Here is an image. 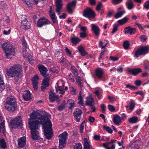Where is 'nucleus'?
Returning a JSON list of instances; mask_svg holds the SVG:
<instances>
[{
    "label": "nucleus",
    "mask_w": 149,
    "mask_h": 149,
    "mask_svg": "<svg viewBox=\"0 0 149 149\" xmlns=\"http://www.w3.org/2000/svg\"><path fill=\"white\" fill-rule=\"evenodd\" d=\"M40 120V123L42 125L44 130V135L46 138L49 139L52 134V124L48 117L46 116H42L38 118Z\"/></svg>",
    "instance_id": "obj_1"
},
{
    "label": "nucleus",
    "mask_w": 149,
    "mask_h": 149,
    "mask_svg": "<svg viewBox=\"0 0 149 149\" xmlns=\"http://www.w3.org/2000/svg\"><path fill=\"white\" fill-rule=\"evenodd\" d=\"M22 70L21 66L19 64H15L9 68L7 71V74L8 76L14 77L16 82H17L19 79L22 76Z\"/></svg>",
    "instance_id": "obj_2"
},
{
    "label": "nucleus",
    "mask_w": 149,
    "mask_h": 149,
    "mask_svg": "<svg viewBox=\"0 0 149 149\" xmlns=\"http://www.w3.org/2000/svg\"><path fill=\"white\" fill-rule=\"evenodd\" d=\"M1 46L7 58L10 59L11 56H14L15 53V47L10 43L5 42Z\"/></svg>",
    "instance_id": "obj_3"
},
{
    "label": "nucleus",
    "mask_w": 149,
    "mask_h": 149,
    "mask_svg": "<svg viewBox=\"0 0 149 149\" xmlns=\"http://www.w3.org/2000/svg\"><path fill=\"white\" fill-rule=\"evenodd\" d=\"M17 102L15 97L11 96L8 97L6 102L5 109L9 111L13 112L17 109Z\"/></svg>",
    "instance_id": "obj_4"
},
{
    "label": "nucleus",
    "mask_w": 149,
    "mask_h": 149,
    "mask_svg": "<svg viewBox=\"0 0 149 149\" xmlns=\"http://www.w3.org/2000/svg\"><path fill=\"white\" fill-rule=\"evenodd\" d=\"M19 19L21 21V26L24 30H27L31 28V22L28 20L26 15L21 16Z\"/></svg>",
    "instance_id": "obj_5"
},
{
    "label": "nucleus",
    "mask_w": 149,
    "mask_h": 149,
    "mask_svg": "<svg viewBox=\"0 0 149 149\" xmlns=\"http://www.w3.org/2000/svg\"><path fill=\"white\" fill-rule=\"evenodd\" d=\"M10 124L12 129L22 127V120L20 116L12 119L10 121Z\"/></svg>",
    "instance_id": "obj_6"
},
{
    "label": "nucleus",
    "mask_w": 149,
    "mask_h": 149,
    "mask_svg": "<svg viewBox=\"0 0 149 149\" xmlns=\"http://www.w3.org/2000/svg\"><path fill=\"white\" fill-rule=\"evenodd\" d=\"M68 135V133L66 132H63L59 135V147L60 149H63L66 144V141Z\"/></svg>",
    "instance_id": "obj_7"
},
{
    "label": "nucleus",
    "mask_w": 149,
    "mask_h": 149,
    "mask_svg": "<svg viewBox=\"0 0 149 149\" xmlns=\"http://www.w3.org/2000/svg\"><path fill=\"white\" fill-rule=\"evenodd\" d=\"M83 15L89 19H93L95 18V14L93 9L87 7L84 10Z\"/></svg>",
    "instance_id": "obj_8"
},
{
    "label": "nucleus",
    "mask_w": 149,
    "mask_h": 149,
    "mask_svg": "<svg viewBox=\"0 0 149 149\" xmlns=\"http://www.w3.org/2000/svg\"><path fill=\"white\" fill-rule=\"evenodd\" d=\"M148 50L147 46L141 47L135 52L134 56L137 58L141 55H144L148 52Z\"/></svg>",
    "instance_id": "obj_9"
},
{
    "label": "nucleus",
    "mask_w": 149,
    "mask_h": 149,
    "mask_svg": "<svg viewBox=\"0 0 149 149\" xmlns=\"http://www.w3.org/2000/svg\"><path fill=\"white\" fill-rule=\"evenodd\" d=\"M40 122L38 120L34 121L33 120H29V127L31 131L37 130L38 129V125Z\"/></svg>",
    "instance_id": "obj_10"
},
{
    "label": "nucleus",
    "mask_w": 149,
    "mask_h": 149,
    "mask_svg": "<svg viewBox=\"0 0 149 149\" xmlns=\"http://www.w3.org/2000/svg\"><path fill=\"white\" fill-rule=\"evenodd\" d=\"M77 3L76 0H74L71 2L68 3L67 5L66 8L67 12L70 14H72L73 12V9L76 6Z\"/></svg>",
    "instance_id": "obj_11"
},
{
    "label": "nucleus",
    "mask_w": 149,
    "mask_h": 149,
    "mask_svg": "<svg viewBox=\"0 0 149 149\" xmlns=\"http://www.w3.org/2000/svg\"><path fill=\"white\" fill-rule=\"evenodd\" d=\"M82 113L81 110L78 108H76L74 110L73 114L77 122H80L81 118Z\"/></svg>",
    "instance_id": "obj_12"
},
{
    "label": "nucleus",
    "mask_w": 149,
    "mask_h": 149,
    "mask_svg": "<svg viewBox=\"0 0 149 149\" xmlns=\"http://www.w3.org/2000/svg\"><path fill=\"white\" fill-rule=\"evenodd\" d=\"M49 13V16L53 23L55 24H57L58 23L57 17L54 10H52V6H50V7Z\"/></svg>",
    "instance_id": "obj_13"
},
{
    "label": "nucleus",
    "mask_w": 149,
    "mask_h": 149,
    "mask_svg": "<svg viewBox=\"0 0 149 149\" xmlns=\"http://www.w3.org/2000/svg\"><path fill=\"white\" fill-rule=\"evenodd\" d=\"M50 22L47 19L45 18H40L38 20L37 23V26L41 27L43 26L50 24Z\"/></svg>",
    "instance_id": "obj_14"
},
{
    "label": "nucleus",
    "mask_w": 149,
    "mask_h": 149,
    "mask_svg": "<svg viewBox=\"0 0 149 149\" xmlns=\"http://www.w3.org/2000/svg\"><path fill=\"white\" fill-rule=\"evenodd\" d=\"M38 68L39 70L40 73V74L43 77H48L49 74H47L48 70L47 68L43 65H40L38 66Z\"/></svg>",
    "instance_id": "obj_15"
},
{
    "label": "nucleus",
    "mask_w": 149,
    "mask_h": 149,
    "mask_svg": "<svg viewBox=\"0 0 149 149\" xmlns=\"http://www.w3.org/2000/svg\"><path fill=\"white\" fill-rule=\"evenodd\" d=\"M45 77L42 81V86L41 87V90L42 91H44L47 87L49 86L50 78L47 77Z\"/></svg>",
    "instance_id": "obj_16"
},
{
    "label": "nucleus",
    "mask_w": 149,
    "mask_h": 149,
    "mask_svg": "<svg viewBox=\"0 0 149 149\" xmlns=\"http://www.w3.org/2000/svg\"><path fill=\"white\" fill-rule=\"evenodd\" d=\"M26 139L25 136H23L18 139V148H24L26 144Z\"/></svg>",
    "instance_id": "obj_17"
},
{
    "label": "nucleus",
    "mask_w": 149,
    "mask_h": 149,
    "mask_svg": "<svg viewBox=\"0 0 149 149\" xmlns=\"http://www.w3.org/2000/svg\"><path fill=\"white\" fill-rule=\"evenodd\" d=\"M91 28L96 38L97 39L100 34V29L99 27L96 25L92 24Z\"/></svg>",
    "instance_id": "obj_18"
},
{
    "label": "nucleus",
    "mask_w": 149,
    "mask_h": 149,
    "mask_svg": "<svg viewBox=\"0 0 149 149\" xmlns=\"http://www.w3.org/2000/svg\"><path fill=\"white\" fill-rule=\"evenodd\" d=\"M127 70L134 76L137 75L139 73L142 72V70L140 68H128Z\"/></svg>",
    "instance_id": "obj_19"
},
{
    "label": "nucleus",
    "mask_w": 149,
    "mask_h": 149,
    "mask_svg": "<svg viewBox=\"0 0 149 149\" xmlns=\"http://www.w3.org/2000/svg\"><path fill=\"white\" fill-rule=\"evenodd\" d=\"M124 31L125 34L129 33L130 35H132L136 32V29L135 28H132L130 26L126 27L124 29Z\"/></svg>",
    "instance_id": "obj_20"
},
{
    "label": "nucleus",
    "mask_w": 149,
    "mask_h": 149,
    "mask_svg": "<svg viewBox=\"0 0 149 149\" xmlns=\"http://www.w3.org/2000/svg\"><path fill=\"white\" fill-rule=\"evenodd\" d=\"M49 98L50 101L52 102L56 101L59 103L60 101L59 99V96L56 95L55 93H53L49 95Z\"/></svg>",
    "instance_id": "obj_21"
},
{
    "label": "nucleus",
    "mask_w": 149,
    "mask_h": 149,
    "mask_svg": "<svg viewBox=\"0 0 149 149\" xmlns=\"http://www.w3.org/2000/svg\"><path fill=\"white\" fill-rule=\"evenodd\" d=\"M56 11L59 14L61 9L63 6V3L62 0H56Z\"/></svg>",
    "instance_id": "obj_22"
},
{
    "label": "nucleus",
    "mask_w": 149,
    "mask_h": 149,
    "mask_svg": "<svg viewBox=\"0 0 149 149\" xmlns=\"http://www.w3.org/2000/svg\"><path fill=\"white\" fill-rule=\"evenodd\" d=\"M84 149H94L93 146L90 145V142L88 141L87 139L86 138L84 139Z\"/></svg>",
    "instance_id": "obj_23"
},
{
    "label": "nucleus",
    "mask_w": 149,
    "mask_h": 149,
    "mask_svg": "<svg viewBox=\"0 0 149 149\" xmlns=\"http://www.w3.org/2000/svg\"><path fill=\"white\" fill-rule=\"evenodd\" d=\"M104 74V71L102 69L100 68H98L95 70V74L99 79H101Z\"/></svg>",
    "instance_id": "obj_24"
},
{
    "label": "nucleus",
    "mask_w": 149,
    "mask_h": 149,
    "mask_svg": "<svg viewBox=\"0 0 149 149\" xmlns=\"http://www.w3.org/2000/svg\"><path fill=\"white\" fill-rule=\"evenodd\" d=\"M23 97L24 100L26 101H28L31 99V94L29 90L25 91L23 95Z\"/></svg>",
    "instance_id": "obj_25"
},
{
    "label": "nucleus",
    "mask_w": 149,
    "mask_h": 149,
    "mask_svg": "<svg viewBox=\"0 0 149 149\" xmlns=\"http://www.w3.org/2000/svg\"><path fill=\"white\" fill-rule=\"evenodd\" d=\"M32 138L35 140H39L40 136L37 130L31 131Z\"/></svg>",
    "instance_id": "obj_26"
},
{
    "label": "nucleus",
    "mask_w": 149,
    "mask_h": 149,
    "mask_svg": "<svg viewBox=\"0 0 149 149\" xmlns=\"http://www.w3.org/2000/svg\"><path fill=\"white\" fill-rule=\"evenodd\" d=\"M113 121L115 125H118L121 122V120L120 117L118 115H116L113 116Z\"/></svg>",
    "instance_id": "obj_27"
},
{
    "label": "nucleus",
    "mask_w": 149,
    "mask_h": 149,
    "mask_svg": "<svg viewBox=\"0 0 149 149\" xmlns=\"http://www.w3.org/2000/svg\"><path fill=\"white\" fill-rule=\"evenodd\" d=\"M125 5L127 8L129 10L133 9L134 6L132 0H127L125 3Z\"/></svg>",
    "instance_id": "obj_28"
},
{
    "label": "nucleus",
    "mask_w": 149,
    "mask_h": 149,
    "mask_svg": "<svg viewBox=\"0 0 149 149\" xmlns=\"http://www.w3.org/2000/svg\"><path fill=\"white\" fill-rule=\"evenodd\" d=\"M68 88L67 86L65 87V89L62 88L61 87H58L56 88V93H58L60 94H64L65 93V91L68 89Z\"/></svg>",
    "instance_id": "obj_29"
},
{
    "label": "nucleus",
    "mask_w": 149,
    "mask_h": 149,
    "mask_svg": "<svg viewBox=\"0 0 149 149\" xmlns=\"http://www.w3.org/2000/svg\"><path fill=\"white\" fill-rule=\"evenodd\" d=\"M77 48L81 56H84L86 55L87 52L82 46L81 45L79 46Z\"/></svg>",
    "instance_id": "obj_30"
},
{
    "label": "nucleus",
    "mask_w": 149,
    "mask_h": 149,
    "mask_svg": "<svg viewBox=\"0 0 149 149\" xmlns=\"http://www.w3.org/2000/svg\"><path fill=\"white\" fill-rule=\"evenodd\" d=\"M81 40L78 37L74 36L71 38V41L73 45H76L79 43Z\"/></svg>",
    "instance_id": "obj_31"
},
{
    "label": "nucleus",
    "mask_w": 149,
    "mask_h": 149,
    "mask_svg": "<svg viewBox=\"0 0 149 149\" xmlns=\"http://www.w3.org/2000/svg\"><path fill=\"white\" fill-rule=\"evenodd\" d=\"M39 115V113L36 111H33L30 114V119L31 120L35 119L37 118L38 116Z\"/></svg>",
    "instance_id": "obj_32"
},
{
    "label": "nucleus",
    "mask_w": 149,
    "mask_h": 149,
    "mask_svg": "<svg viewBox=\"0 0 149 149\" xmlns=\"http://www.w3.org/2000/svg\"><path fill=\"white\" fill-rule=\"evenodd\" d=\"M6 143L4 139L2 138L0 140V148L6 149L7 148Z\"/></svg>",
    "instance_id": "obj_33"
},
{
    "label": "nucleus",
    "mask_w": 149,
    "mask_h": 149,
    "mask_svg": "<svg viewBox=\"0 0 149 149\" xmlns=\"http://www.w3.org/2000/svg\"><path fill=\"white\" fill-rule=\"evenodd\" d=\"M125 13V11L124 9H123L121 11H118L115 14L114 17L116 18H118L121 17L123 14Z\"/></svg>",
    "instance_id": "obj_34"
},
{
    "label": "nucleus",
    "mask_w": 149,
    "mask_h": 149,
    "mask_svg": "<svg viewBox=\"0 0 149 149\" xmlns=\"http://www.w3.org/2000/svg\"><path fill=\"white\" fill-rule=\"evenodd\" d=\"M22 42L23 45L22 50L23 51H26L27 48V44L24 37L22 39Z\"/></svg>",
    "instance_id": "obj_35"
},
{
    "label": "nucleus",
    "mask_w": 149,
    "mask_h": 149,
    "mask_svg": "<svg viewBox=\"0 0 149 149\" xmlns=\"http://www.w3.org/2000/svg\"><path fill=\"white\" fill-rule=\"evenodd\" d=\"M128 121L130 123H136L138 121V118L136 116H134L128 119Z\"/></svg>",
    "instance_id": "obj_36"
},
{
    "label": "nucleus",
    "mask_w": 149,
    "mask_h": 149,
    "mask_svg": "<svg viewBox=\"0 0 149 149\" xmlns=\"http://www.w3.org/2000/svg\"><path fill=\"white\" fill-rule=\"evenodd\" d=\"M128 18L126 17H125L119 20L118 21V23L120 25H122L128 22Z\"/></svg>",
    "instance_id": "obj_37"
},
{
    "label": "nucleus",
    "mask_w": 149,
    "mask_h": 149,
    "mask_svg": "<svg viewBox=\"0 0 149 149\" xmlns=\"http://www.w3.org/2000/svg\"><path fill=\"white\" fill-rule=\"evenodd\" d=\"M78 100H79L78 104L80 105H83L84 104L83 99L81 96V91L79 92L78 95Z\"/></svg>",
    "instance_id": "obj_38"
},
{
    "label": "nucleus",
    "mask_w": 149,
    "mask_h": 149,
    "mask_svg": "<svg viewBox=\"0 0 149 149\" xmlns=\"http://www.w3.org/2000/svg\"><path fill=\"white\" fill-rule=\"evenodd\" d=\"M129 109L132 111L135 107V103L134 101L132 100L129 103Z\"/></svg>",
    "instance_id": "obj_39"
},
{
    "label": "nucleus",
    "mask_w": 149,
    "mask_h": 149,
    "mask_svg": "<svg viewBox=\"0 0 149 149\" xmlns=\"http://www.w3.org/2000/svg\"><path fill=\"white\" fill-rule=\"evenodd\" d=\"M68 103L70 105L69 109L71 110L72 107H74L75 105L74 102L72 99H69L68 101Z\"/></svg>",
    "instance_id": "obj_40"
},
{
    "label": "nucleus",
    "mask_w": 149,
    "mask_h": 149,
    "mask_svg": "<svg viewBox=\"0 0 149 149\" xmlns=\"http://www.w3.org/2000/svg\"><path fill=\"white\" fill-rule=\"evenodd\" d=\"M130 45L129 41L126 40L123 42V46L125 49L127 50L129 49Z\"/></svg>",
    "instance_id": "obj_41"
},
{
    "label": "nucleus",
    "mask_w": 149,
    "mask_h": 149,
    "mask_svg": "<svg viewBox=\"0 0 149 149\" xmlns=\"http://www.w3.org/2000/svg\"><path fill=\"white\" fill-rule=\"evenodd\" d=\"M103 127L104 130L107 131L109 133L111 134L112 133L113 131L110 127L104 125L103 126Z\"/></svg>",
    "instance_id": "obj_42"
},
{
    "label": "nucleus",
    "mask_w": 149,
    "mask_h": 149,
    "mask_svg": "<svg viewBox=\"0 0 149 149\" xmlns=\"http://www.w3.org/2000/svg\"><path fill=\"white\" fill-rule=\"evenodd\" d=\"M91 100H88V101L86 102V105L90 106H93L94 104L93 103L94 100L92 98H91Z\"/></svg>",
    "instance_id": "obj_43"
},
{
    "label": "nucleus",
    "mask_w": 149,
    "mask_h": 149,
    "mask_svg": "<svg viewBox=\"0 0 149 149\" xmlns=\"http://www.w3.org/2000/svg\"><path fill=\"white\" fill-rule=\"evenodd\" d=\"M71 70H72L73 71V73L74 74V75H77V69L73 65H71Z\"/></svg>",
    "instance_id": "obj_44"
},
{
    "label": "nucleus",
    "mask_w": 149,
    "mask_h": 149,
    "mask_svg": "<svg viewBox=\"0 0 149 149\" xmlns=\"http://www.w3.org/2000/svg\"><path fill=\"white\" fill-rule=\"evenodd\" d=\"M126 88H129L131 90L136 89L137 88V87L134 86H132L129 84H125Z\"/></svg>",
    "instance_id": "obj_45"
},
{
    "label": "nucleus",
    "mask_w": 149,
    "mask_h": 149,
    "mask_svg": "<svg viewBox=\"0 0 149 149\" xmlns=\"http://www.w3.org/2000/svg\"><path fill=\"white\" fill-rule=\"evenodd\" d=\"M28 6L31 7L32 3L31 0H22Z\"/></svg>",
    "instance_id": "obj_46"
},
{
    "label": "nucleus",
    "mask_w": 149,
    "mask_h": 149,
    "mask_svg": "<svg viewBox=\"0 0 149 149\" xmlns=\"http://www.w3.org/2000/svg\"><path fill=\"white\" fill-rule=\"evenodd\" d=\"M65 51L69 56L72 58L73 57V56L72 54V52H71L67 47L65 48Z\"/></svg>",
    "instance_id": "obj_47"
},
{
    "label": "nucleus",
    "mask_w": 149,
    "mask_h": 149,
    "mask_svg": "<svg viewBox=\"0 0 149 149\" xmlns=\"http://www.w3.org/2000/svg\"><path fill=\"white\" fill-rule=\"evenodd\" d=\"M39 79V77L37 75H35L31 80L32 83H38Z\"/></svg>",
    "instance_id": "obj_48"
},
{
    "label": "nucleus",
    "mask_w": 149,
    "mask_h": 149,
    "mask_svg": "<svg viewBox=\"0 0 149 149\" xmlns=\"http://www.w3.org/2000/svg\"><path fill=\"white\" fill-rule=\"evenodd\" d=\"M73 149H82L81 144L80 143L76 144L74 147Z\"/></svg>",
    "instance_id": "obj_49"
},
{
    "label": "nucleus",
    "mask_w": 149,
    "mask_h": 149,
    "mask_svg": "<svg viewBox=\"0 0 149 149\" xmlns=\"http://www.w3.org/2000/svg\"><path fill=\"white\" fill-rule=\"evenodd\" d=\"M78 26L80 28V30L82 31V32H86L87 29L86 27L80 25H79Z\"/></svg>",
    "instance_id": "obj_50"
},
{
    "label": "nucleus",
    "mask_w": 149,
    "mask_h": 149,
    "mask_svg": "<svg viewBox=\"0 0 149 149\" xmlns=\"http://www.w3.org/2000/svg\"><path fill=\"white\" fill-rule=\"evenodd\" d=\"M7 7L6 4L3 1H0V8L4 9Z\"/></svg>",
    "instance_id": "obj_51"
},
{
    "label": "nucleus",
    "mask_w": 149,
    "mask_h": 149,
    "mask_svg": "<svg viewBox=\"0 0 149 149\" xmlns=\"http://www.w3.org/2000/svg\"><path fill=\"white\" fill-rule=\"evenodd\" d=\"M65 103H62L61 105L58 107V110L59 111H62L65 108Z\"/></svg>",
    "instance_id": "obj_52"
},
{
    "label": "nucleus",
    "mask_w": 149,
    "mask_h": 149,
    "mask_svg": "<svg viewBox=\"0 0 149 149\" xmlns=\"http://www.w3.org/2000/svg\"><path fill=\"white\" fill-rule=\"evenodd\" d=\"M143 7L147 10L149 9V1H147L144 3Z\"/></svg>",
    "instance_id": "obj_53"
},
{
    "label": "nucleus",
    "mask_w": 149,
    "mask_h": 149,
    "mask_svg": "<svg viewBox=\"0 0 149 149\" xmlns=\"http://www.w3.org/2000/svg\"><path fill=\"white\" fill-rule=\"evenodd\" d=\"M118 25L117 24H114L113 26V28L112 31V33L114 34L117 30Z\"/></svg>",
    "instance_id": "obj_54"
},
{
    "label": "nucleus",
    "mask_w": 149,
    "mask_h": 149,
    "mask_svg": "<svg viewBox=\"0 0 149 149\" xmlns=\"http://www.w3.org/2000/svg\"><path fill=\"white\" fill-rule=\"evenodd\" d=\"M146 36L145 35H141L140 37V41L142 42H144L147 39Z\"/></svg>",
    "instance_id": "obj_55"
},
{
    "label": "nucleus",
    "mask_w": 149,
    "mask_h": 149,
    "mask_svg": "<svg viewBox=\"0 0 149 149\" xmlns=\"http://www.w3.org/2000/svg\"><path fill=\"white\" fill-rule=\"evenodd\" d=\"M105 53V50H103L100 54V56L99 58V59L100 60L102 59L104 57V54Z\"/></svg>",
    "instance_id": "obj_56"
},
{
    "label": "nucleus",
    "mask_w": 149,
    "mask_h": 149,
    "mask_svg": "<svg viewBox=\"0 0 149 149\" xmlns=\"http://www.w3.org/2000/svg\"><path fill=\"white\" fill-rule=\"evenodd\" d=\"M102 7V4L100 2H99L97 5L96 9L97 11L100 10Z\"/></svg>",
    "instance_id": "obj_57"
},
{
    "label": "nucleus",
    "mask_w": 149,
    "mask_h": 149,
    "mask_svg": "<svg viewBox=\"0 0 149 149\" xmlns=\"http://www.w3.org/2000/svg\"><path fill=\"white\" fill-rule=\"evenodd\" d=\"M108 107L109 110L111 112H113L115 110L114 107L111 105H109Z\"/></svg>",
    "instance_id": "obj_58"
},
{
    "label": "nucleus",
    "mask_w": 149,
    "mask_h": 149,
    "mask_svg": "<svg viewBox=\"0 0 149 149\" xmlns=\"http://www.w3.org/2000/svg\"><path fill=\"white\" fill-rule=\"evenodd\" d=\"M5 88V86L4 82L0 83V91L1 92L4 90Z\"/></svg>",
    "instance_id": "obj_59"
},
{
    "label": "nucleus",
    "mask_w": 149,
    "mask_h": 149,
    "mask_svg": "<svg viewBox=\"0 0 149 149\" xmlns=\"http://www.w3.org/2000/svg\"><path fill=\"white\" fill-rule=\"evenodd\" d=\"M0 118L1 121V123L0 124V126H1L2 127H5V122L4 120H3V117L2 116H0Z\"/></svg>",
    "instance_id": "obj_60"
},
{
    "label": "nucleus",
    "mask_w": 149,
    "mask_h": 149,
    "mask_svg": "<svg viewBox=\"0 0 149 149\" xmlns=\"http://www.w3.org/2000/svg\"><path fill=\"white\" fill-rule=\"evenodd\" d=\"M109 59L113 61H118V58L116 57H114L113 56H110L109 57Z\"/></svg>",
    "instance_id": "obj_61"
},
{
    "label": "nucleus",
    "mask_w": 149,
    "mask_h": 149,
    "mask_svg": "<svg viewBox=\"0 0 149 149\" xmlns=\"http://www.w3.org/2000/svg\"><path fill=\"white\" fill-rule=\"evenodd\" d=\"M68 78L69 80L72 82H74V80L73 78V76L72 73H70L68 75Z\"/></svg>",
    "instance_id": "obj_62"
},
{
    "label": "nucleus",
    "mask_w": 149,
    "mask_h": 149,
    "mask_svg": "<svg viewBox=\"0 0 149 149\" xmlns=\"http://www.w3.org/2000/svg\"><path fill=\"white\" fill-rule=\"evenodd\" d=\"M135 25L138 27L140 30H143V26L141 24L137 22H135Z\"/></svg>",
    "instance_id": "obj_63"
},
{
    "label": "nucleus",
    "mask_w": 149,
    "mask_h": 149,
    "mask_svg": "<svg viewBox=\"0 0 149 149\" xmlns=\"http://www.w3.org/2000/svg\"><path fill=\"white\" fill-rule=\"evenodd\" d=\"M123 0H112V3L114 5L118 4L120 3Z\"/></svg>",
    "instance_id": "obj_64"
}]
</instances>
